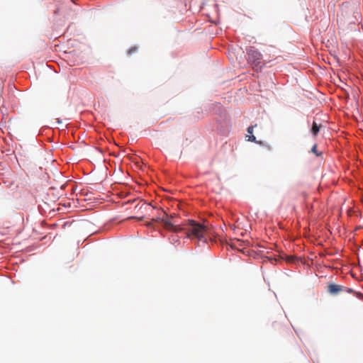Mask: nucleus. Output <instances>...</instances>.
Instances as JSON below:
<instances>
[{
  "mask_svg": "<svg viewBox=\"0 0 363 363\" xmlns=\"http://www.w3.org/2000/svg\"><path fill=\"white\" fill-rule=\"evenodd\" d=\"M328 291L330 294L335 295L341 291H345L344 287L335 284H330L328 286ZM347 293H352L353 291L351 289H345Z\"/></svg>",
  "mask_w": 363,
  "mask_h": 363,
  "instance_id": "7ed1b4c3",
  "label": "nucleus"
},
{
  "mask_svg": "<svg viewBox=\"0 0 363 363\" xmlns=\"http://www.w3.org/2000/svg\"><path fill=\"white\" fill-rule=\"evenodd\" d=\"M311 152L314 153L316 156H320L322 155L321 152H318L317 150V145L315 144L311 148Z\"/></svg>",
  "mask_w": 363,
  "mask_h": 363,
  "instance_id": "423d86ee",
  "label": "nucleus"
},
{
  "mask_svg": "<svg viewBox=\"0 0 363 363\" xmlns=\"http://www.w3.org/2000/svg\"><path fill=\"white\" fill-rule=\"evenodd\" d=\"M253 129H254L253 125H251V126L248 127V128H247V133L251 135L248 136L247 140L250 141V142H256V138L252 135Z\"/></svg>",
  "mask_w": 363,
  "mask_h": 363,
  "instance_id": "39448f33",
  "label": "nucleus"
},
{
  "mask_svg": "<svg viewBox=\"0 0 363 363\" xmlns=\"http://www.w3.org/2000/svg\"><path fill=\"white\" fill-rule=\"evenodd\" d=\"M136 50H137V48L136 47H133V48L129 49V50L128 51V55H132L133 53L136 52Z\"/></svg>",
  "mask_w": 363,
  "mask_h": 363,
  "instance_id": "0eeeda50",
  "label": "nucleus"
},
{
  "mask_svg": "<svg viewBox=\"0 0 363 363\" xmlns=\"http://www.w3.org/2000/svg\"><path fill=\"white\" fill-rule=\"evenodd\" d=\"M322 127L323 125L321 124H318L315 121H313L311 129L312 135L313 136H316Z\"/></svg>",
  "mask_w": 363,
  "mask_h": 363,
  "instance_id": "20e7f679",
  "label": "nucleus"
},
{
  "mask_svg": "<svg viewBox=\"0 0 363 363\" xmlns=\"http://www.w3.org/2000/svg\"><path fill=\"white\" fill-rule=\"evenodd\" d=\"M163 213L164 216L162 217H158L157 219L161 220L167 229L174 231L184 230L186 231V233L189 238H196L199 240H203L204 242H206L208 238L207 235L210 231V229L207 225L189 220L183 225V228H179V225H177L172 223L169 220L167 215H166L165 213Z\"/></svg>",
  "mask_w": 363,
  "mask_h": 363,
  "instance_id": "f257e3e1",
  "label": "nucleus"
},
{
  "mask_svg": "<svg viewBox=\"0 0 363 363\" xmlns=\"http://www.w3.org/2000/svg\"><path fill=\"white\" fill-rule=\"evenodd\" d=\"M247 55L249 63L254 67L260 69L265 65L264 62H262V55L257 50L250 48L247 50Z\"/></svg>",
  "mask_w": 363,
  "mask_h": 363,
  "instance_id": "f03ea898",
  "label": "nucleus"
}]
</instances>
